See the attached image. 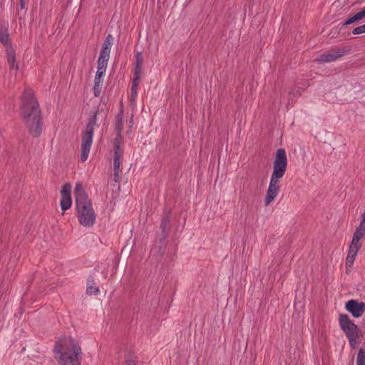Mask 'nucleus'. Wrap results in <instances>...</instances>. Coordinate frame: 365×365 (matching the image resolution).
I'll return each mask as SVG.
<instances>
[{
	"label": "nucleus",
	"instance_id": "nucleus-1",
	"mask_svg": "<svg viewBox=\"0 0 365 365\" xmlns=\"http://www.w3.org/2000/svg\"><path fill=\"white\" fill-rule=\"evenodd\" d=\"M20 116L28 133L34 138H38L43 130V115L34 91L25 88L20 97Z\"/></svg>",
	"mask_w": 365,
	"mask_h": 365
},
{
	"label": "nucleus",
	"instance_id": "nucleus-2",
	"mask_svg": "<svg viewBox=\"0 0 365 365\" xmlns=\"http://www.w3.org/2000/svg\"><path fill=\"white\" fill-rule=\"evenodd\" d=\"M56 359L60 365H81L82 349L79 343L72 338L56 341L54 346Z\"/></svg>",
	"mask_w": 365,
	"mask_h": 365
},
{
	"label": "nucleus",
	"instance_id": "nucleus-3",
	"mask_svg": "<svg viewBox=\"0 0 365 365\" xmlns=\"http://www.w3.org/2000/svg\"><path fill=\"white\" fill-rule=\"evenodd\" d=\"M287 168V157L286 151L284 148H279L276 151L273 162V172L264 199L265 205H269L277 197L280 189L279 179L284 175Z\"/></svg>",
	"mask_w": 365,
	"mask_h": 365
},
{
	"label": "nucleus",
	"instance_id": "nucleus-4",
	"mask_svg": "<svg viewBox=\"0 0 365 365\" xmlns=\"http://www.w3.org/2000/svg\"><path fill=\"white\" fill-rule=\"evenodd\" d=\"M75 205L79 223L83 227H91L96 222V213L91 200L81 182L76 184L74 190Z\"/></svg>",
	"mask_w": 365,
	"mask_h": 365
},
{
	"label": "nucleus",
	"instance_id": "nucleus-5",
	"mask_svg": "<svg viewBox=\"0 0 365 365\" xmlns=\"http://www.w3.org/2000/svg\"><path fill=\"white\" fill-rule=\"evenodd\" d=\"M98 113L99 109L97 108L95 110L90 113L89 117L88 118L86 129L82 136L81 153L80 156L81 160L82 162H85L88 158L93 141L94 126L96 124L97 115Z\"/></svg>",
	"mask_w": 365,
	"mask_h": 365
},
{
	"label": "nucleus",
	"instance_id": "nucleus-6",
	"mask_svg": "<svg viewBox=\"0 0 365 365\" xmlns=\"http://www.w3.org/2000/svg\"><path fill=\"white\" fill-rule=\"evenodd\" d=\"M339 324L349 340L350 347L354 349L361 343L360 329L349 318L347 314H340Z\"/></svg>",
	"mask_w": 365,
	"mask_h": 365
},
{
	"label": "nucleus",
	"instance_id": "nucleus-7",
	"mask_svg": "<svg viewBox=\"0 0 365 365\" xmlns=\"http://www.w3.org/2000/svg\"><path fill=\"white\" fill-rule=\"evenodd\" d=\"M350 51V48H333L331 50L327 51L323 53L320 54L317 58V61L319 63H328L332 62Z\"/></svg>",
	"mask_w": 365,
	"mask_h": 365
},
{
	"label": "nucleus",
	"instance_id": "nucleus-8",
	"mask_svg": "<svg viewBox=\"0 0 365 365\" xmlns=\"http://www.w3.org/2000/svg\"><path fill=\"white\" fill-rule=\"evenodd\" d=\"M114 38L111 34H108L103 43L100 55L98 59V64L108 65L110 57L111 46L113 44Z\"/></svg>",
	"mask_w": 365,
	"mask_h": 365
},
{
	"label": "nucleus",
	"instance_id": "nucleus-9",
	"mask_svg": "<svg viewBox=\"0 0 365 365\" xmlns=\"http://www.w3.org/2000/svg\"><path fill=\"white\" fill-rule=\"evenodd\" d=\"M71 185L68 182L65 183L61 190V199L60 202V205L61 210L63 212H65L71 206L72 200L71 197Z\"/></svg>",
	"mask_w": 365,
	"mask_h": 365
},
{
	"label": "nucleus",
	"instance_id": "nucleus-10",
	"mask_svg": "<svg viewBox=\"0 0 365 365\" xmlns=\"http://www.w3.org/2000/svg\"><path fill=\"white\" fill-rule=\"evenodd\" d=\"M345 308L354 317L359 318L365 312V303L351 299L346 303Z\"/></svg>",
	"mask_w": 365,
	"mask_h": 365
},
{
	"label": "nucleus",
	"instance_id": "nucleus-11",
	"mask_svg": "<svg viewBox=\"0 0 365 365\" xmlns=\"http://www.w3.org/2000/svg\"><path fill=\"white\" fill-rule=\"evenodd\" d=\"M106 68L107 66L106 65L98 64V70L95 76L93 86V94L96 97H98L101 95L103 86L102 77L106 72Z\"/></svg>",
	"mask_w": 365,
	"mask_h": 365
},
{
	"label": "nucleus",
	"instance_id": "nucleus-12",
	"mask_svg": "<svg viewBox=\"0 0 365 365\" xmlns=\"http://www.w3.org/2000/svg\"><path fill=\"white\" fill-rule=\"evenodd\" d=\"M167 238L168 237H163L159 238L158 241L151 249L150 253L153 257H155L158 259L163 257L166 250Z\"/></svg>",
	"mask_w": 365,
	"mask_h": 365
},
{
	"label": "nucleus",
	"instance_id": "nucleus-13",
	"mask_svg": "<svg viewBox=\"0 0 365 365\" xmlns=\"http://www.w3.org/2000/svg\"><path fill=\"white\" fill-rule=\"evenodd\" d=\"M143 66L135 65L133 79L131 85L130 101H135L137 96L138 86L140 83Z\"/></svg>",
	"mask_w": 365,
	"mask_h": 365
},
{
	"label": "nucleus",
	"instance_id": "nucleus-14",
	"mask_svg": "<svg viewBox=\"0 0 365 365\" xmlns=\"http://www.w3.org/2000/svg\"><path fill=\"white\" fill-rule=\"evenodd\" d=\"M170 215L171 211L170 210H165L163 213L162 220L160 222L161 237H168V232H167V230L170 229Z\"/></svg>",
	"mask_w": 365,
	"mask_h": 365
},
{
	"label": "nucleus",
	"instance_id": "nucleus-15",
	"mask_svg": "<svg viewBox=\"0 0 365 365\" xmlns=\"http://www.w3.org/2000/svg\"><path fill=\"white\" fill-rule=\"evenodd\" d=\"M7 62L9 65V69L19 70L18 63H16V53L12 46H7L6 48Z\"/></svg>",
	"mask_w": 365,
	"mask_h": 365
},
{
	"label": "nucleus",
	"instance_id": "nucleus-16",
	"mask_svg": "<svg viewBox=\"0 0 365 365\" xmlns=\"http://www.w3.org/2000/svg\"><path fill=\"white\" fill-rule=\"evenodd\" d=\"M0 42L6 47L12 46L7 28L4 25H0Z\"/></svg>",
	"mask_w": 365,
	"mask_h": 365
},
{
	"label": "nucleus",
	"instance_id": "nucleus-17",
	"mask_svg": "<svg viewBox=\"0 0 365 365\" xmlns=\"http://www.w3.org/2000/svg\"><path fill=\"white\" fill-rule=\"evenodd\" d=\"M86 293L89 295H97L100 293L98 287L94 282V280L91 277H90L87 280Z\"/></svg>",
	"mask_w": 365,
	"mask_h": 365
},
{
	"label": "nucleus",
	"instance_id": "nucleus-18",
	"mask_svg": "<svg viewBox=\"0 0 365 365\" xmlns=\"http://www.w3.org/2000/svg\"><path fill=\"white\" fill-rule=\"evenodd\" d=\"M123 110L121 109L120 112L115 116V131L116 133H121L123 128Z\"/></svg>",
	"mask_w": 365,
	"mask_h": 365
},
{
	"label": "nucleus",
	"instance_id": "nucleus-19",
	"mask_svg": "<svg viewBox=\"0 0 365 365\" xmlns=\"http://www.w3.org/2000/svg\"><path fill=\"white\" fill-rule=\"evenodd\" d=\"M123 143V137L121 133H116V137L113 142V151H123L122 145Z\"/></svg>",
	"mask_w": 365,
	"mask_h": 365
},
{
	"label": "nucleus",
	"instance_id": "nucleus-20",
	"mask_svg": "<svg viewBox=\"0 0 365 365\" xmlns=\"http://www.w3.org/2000/svg\"><path fill=\"white\" fill-rule=\"evenodd\" d=\"M361 247V243L360 242V240L358 238V237H356V236H353L349 251L357 254Z\"/></svg>",
	"mask_w": 365,
	"mask_h": 365
},
{
	"label": "nucleus",
	"instance_id": "nucleus-21",
	"mask_svg": "<svg viewBox=\"0 0 365 365\" xmlns=\"http://www.w3.org/2000/svg\"><path fill=\"white\" fill-rule=\"evenodd\" d=\"M356 255H357L356 253L351 252L349 251L348 252V255H347L346 260V273H348L349 272H351V269L349 268L351 267V266L353 265Z\"/></svg>",
	"mask_w": 365,
	"mask_h": 365
},
{
	"label": "nucleus",
	"instance_id": "nucleus-22",
	"mask_svg": "<svg viewBox=\"0 0 365 365\" xmlns=\"http://www.w3.org/2000/svg\"><path fill=\"white\" fill-rule=\"evenodd\" d=\"M361 19H362V18L360 16L359 12H358L356 14H354L353 16H351L349 19H347L344 23H342V26H347V25L354 24L355 22H357Z\"/></svg>",
	"mask_w": 365,
	"mask_h": 365
},
{
	"label": "nucleus",
	"instance_id": "nucleus-23",
	"mask_svg": "<svg viewBox=\"0 0 365 365\" xmlns=\"http://www.w3.org/2000/svg\"><path fill=\"white\" fill-rule=\"evenodd\" d=\"M356 365H365V350L360 348L356 356Z\"/></svg>",
	"mask_w": 365,
	"mask_h": 365
},
{
	"label": "nucleus",
	"instance_id": "nucleus-24",
	"mask_svg": "<svg viewBox=\"0 0 365 365\" xmlns=\"http://www.w3.org/2000/svg\"><path fill=\"white\" fill-rule=\"evenodd\" d=\"M113 165H120L122 163V158L123 151H113Z\"/></svg>",
	"mask_w": 365,
	"mask_h": 365
},
{
	"label": "nucleus",
	"instance_id": "nucleus-25",
	"mask_svg": "<svg viewBox=\"0 0 365 365\" xmlns=\"http://www.w3.org/2000/svg\"><path fill=\"white\" fill-rule=\"evenodd\" d=\"M120 165H117V166L113 165V171H114L113 180L115 182H118L120 180L119 175H120V173L121 172V170L120 169Z\"/></svg>",
	"mask_w": 365,
	"mask_h": 365
},
{
	"label": "nucleus",
	"instance_id": "nucleus-26",
	"mask_svg": "<svg viewBox=\"0 0 365 365\" xmlns=\"http://www.w3.org/2000/svg\"><path fill=\"white\" fill-rule=\"evenodd\" d=\"M363 33H365V24L362 26L354 28L352 31V34L354 35H358Z\"/></svg>",
	"mask_w": 365,
	"mask_h": 365
},
{
	"label": "nucleus",
	"instance_id": "nucleus-27",
	"mask_svg": "<svg viewBox=\"0 0 365 365\" xmlns=\"http://www.w3.org/2000/svg\"><path fill=\"white\" fill-rule=\"evenodd\" d=\"M135 65L143 66V58L141 52H138L135 56Z\"/></svg>",
	"mask_w": 365,
	"mask_h": 365
},
{
	"label": "nucleus",
	"instance_id": "nucleus-28",
	"mask_svg": "<svg viewBox=\"0 0 365 365\" xmlns=\"http://www.w3.org/2000/svg\"><path fill=\"white\" fill-rule=\"evenodd\" d=\"M364 235H365V230H361L359 227H356L353 236H356V237H358V238L360 240Z\"/></svg>",
	"mask_w": 365,
	"mask_h": 365
},
{
	"label": "nucleus",
	"instance_id": "nucleus-29",
	"mask_svg": "<svg viewBox=\"0 0 365 365\" xmlns=\"http://www.w3.org/2000/svg\"><path fill=\"white\" fill-rule=\"evenodd\" d=\"M359 228L365 230V211L362 214V219L360 222V224L358 227Z\"/></svg>",
	"mask_w": 365,
	"mask_h": 365
},
{
	"label": "nucleus",
	"instance_id": "nucleus-30",
	"mask_svg": "<svg viewBox=\"0 0 365 365\" xmlns=\"http://www.w3.org/2000/svg\"><path fill=\"white\" fill-rule=\"evenodd\" d=\"M125 365H136V362L133 360H127L125 362Z\"/></svg>",
	"mask_w": 365,
	"mask_h": 365
},
{
	"label": "nucleus",
	"instance_id": "nucleus-31",
	"mask_svg": "<svg viewBox=\"0 0 365 365\" xmlns=\"http://www.w3.org/2000/svg\"><path fill=\"white\" fill-rule=\"evenodd\" d=\"M19 6H20L21 9H24L25 8L24 0H19Z\"/></svg>",
	"mask_w": 365,
	"mask_h": 365
},
{
	"label": "nucleus",
	"instance_id": "nucleus-32",
	"mask_svg": "<svg viewBox=\"0 0 365 365\" xmlns=\"http://www.w3.org/2000/svg\"><path fill=\"white\" fill-rule=\"evenodd\" d=\"M359 14L362 19L365 18V7L359 11Z\"/></svg>",
	"mask_w": 365,
	"mask_h": 365
},
{
	"label": "nucleus",
	"instance_id": "nucleus-33",
	"mask_svg": "<svg viewBox=\"0 0 365 365\" xmlns=\"http://www.w3.org/2000/svg\"><path fill=\"white\" fill-rule=\"evenodd\" d=\"M296 94H299V95H300V92H299V91H296Z\"/></svg>",
	"mask_w": 365,
	"mask_h": 365
}]
</instances>
